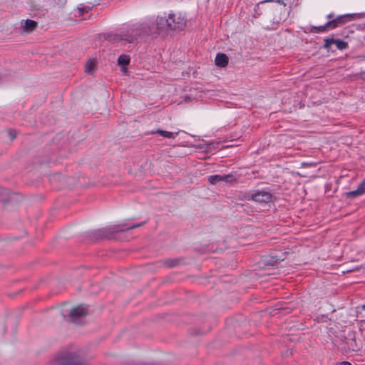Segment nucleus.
I'll use <instances>...</instances> for the list:
<instances>
[{"instance_id": "nucleus-1", "label": "nucleus", "mask_w": 365, "mask_h": 365, "mask_svg": "<svg viewBox=\"0 0 365 365\" xmlns=\"http://www.w3.org/2000/svg\"><path fill=\"white\" fill-rule=\"evenodd\" d=\"M143 224L144 222L138 224L120 223L118 225H110L93 231L91 232V237L96 240L104 238L110 239L113 237L115 233L138 227Z\"/></svg>"}, {"instance_id": "nucleus-2", "label": "nucleus", "mask_w": 365, "mask_h": 365, "mask_svg": "<svg viewBox=\"0 0 365 365\" xmlns=\"http://www.w3.org/2000/svg\"><path fill=\"white\" fill-rule=\"evenodd\" d=\"M166 21H164L163 16H150L147 17L143 22H141L144 35L145 36L152 35H158L161 32L166 31Z\"/></svg>"}, {"instance_id": "nucleus-3", "label": "nucleus", "mask_w": 365, "mask_h": 365, "mask_svg": "<svg viewBox=\"0 0 365 365\" xmlns=\"http://www.w3.org/2000/svg\"><path fill=\"white\" fill-rule=\"evenodd\" d=\"M123 30L125 42L133 43L138 41L141 36H145L141 22L133 24Z\"/></svg>"}, {"instance_id": "nucleus-4", "label": "nucleus", "mask_w": 365, "mask_h": 365, "mask_svg": "<svg viewBox=\"0 0 365 365\" xmlns=\"http://www.w3.org/2000/svg\"><path fill=\"white\" fill-rule=\"evenodd\" d=\"M56 362L58 365H88L76 352H68L57 356Z\"/></svg>"}, {"instance_id": "nucleus-5", "label": "nucleus", "mask_w": 365, "mask_h": 365, "mask_svg": "<svg viewBox=\"0 0 365 365\" xmlns=\"http://www.w3.org/2000/svg\"><path fill=\"white\" fill-rule=\"evenodd\" d=\"M164 17V21H166V31L168 30H182L186 25V20L181 16H177L174 13H170L168 18Z\"/></svg>"}, {"instance_id": "nucleus-6", "label": "nucleus", "mask_w": 365, "mask_h": 365, "mask_svg": "<svg viewBox=\"0 0 365 365\" xmlns=\"http://www.w3.org/2000/svg\"><path fill=\"white\" fill-rule=\"evenodd\" d=\"M359 16L357 14H347L339 15L331 20L328 21V24L330 26L331 30L341 26L345 24L355 20Z\"/></svg>"}, {"instance_id": "nucleus-7", "label": "nucleus", "mask_w": 365, "mask_h": 365, "mask_svg": "<svg viewBox=\"0 0 365 365\" xmlns=\"http://www.w3.org/2000/svg\"><path fill=\"white\" fill-rule=\"evenodd\" d=\"M88 314V309L83 306H78L72 309L69 314V318L71 322L78 324L81 322L82 317H84Z\"/></svg>"}, {"instance_id": "nucleus-8", "label": "nucleus", "mask_w": 365, "mask_h": 365, "mask_svg": "<svg viewBox=\"0 0 365 365\" xmlns=\"http://www.w3.org/2000/svg\"><path fill=\"white\" fill-rule=\"evenodd\" d=\"M248 199L260 203H268L272 201V195L265 190H257Z\"/></svg>"}, {"instance_id": "nucleus-9", "label": "nucleus", "mask_w": 365, "mask_h": 365, "mask_svg": "<svg viewBox=\"0 0 365 365\" xmlns=\"http://www.w3.org/2000/svg\"><path fill=\"white\" fill-rule=\"evenodd\" d=\"M208 181L212 185H215L216 183L219 182H225L227 183H232L237 181V178L235 176L232 174H227V175H210L208 177Z\"/></svg>"}, {"instance_id": "nucleus-10", "label": "nucleus", "mask_w": 365, "mask_h": 365, "mask_svg": "<svg viewBox=\"0 0 365 365\" xmlns=\"http://www.w3.org/2000/svg\"><path fill=\"white\" fill-rule=\"evenodd\" d=\"M365 194V178L359 184L356 190L345 192L346 198H355Z\"/></svg>"}, {"instance_id": "nucleus-11", "label": "nucleus", "mask_w": 365, "mask_h": 365, "mask_svg": "<svg viewBox=\"0 0 365 365\" xmlns=\"http://www.w3.org/2000/svg\"><path fill=\"white\" fill-rule=\"evenodd\" d=\"M106 38L112 43L125 42L123 30L122 29L116 33H108L106 34Z\"/></svg>"}, {"instance_id": "nucleus-12", "label": "nucleus", "mask_w": 365, "mask_h": 365, "mask_svg": "<svg viewBox=\"0 0 365 365\" xmlns=\"http://www.w3.org/2000/svg\"><path fill=\"white\" fill-rule=\"evenodd\" d=\"M215 65L218 67L224 68L227 66L229 62L228 56L222 53H219L216 55L215 59Z\"/></svg>"}, {"instance_id": "nucleus-13", "label": "nucleus", "mask_w": 365, "mask_h": 365, "mask_svg": "<svg viewBox=\"0 0 365 365\" xmlns=\"http://www.w3.org/2000/svg\"><path fill=\"white\" fill-rule=\"evenodd\" d=\"M150 134L155 135V134H159L161 136H163L164 138H169V139H174L176 135H178V132L174 133L172 132L157 129V130H153L149 132Z\"/></svg>"}, {"instance_id": "nucleus-14", "label": "nucleus", "mask_w": 365, "mask_h": 365, "mask_svg": "<svg viewBox=\"0 0 365 365\" xmlns=\"http://www.w3.org/2000/svg\"><path fill=\"white\" fill-rule=\"evenodd\" d=\"M37 26L38 23L36 21L26 19L23 28L26 32H31L37 28Z\"/></svg>"}, {"instance_id": "nucleus-15", "label": "nucleus", "mask_w": 365, "mask_h": 365, "mask_svg": "<svg viewBox=\"0 0 365 365\" xmlns=\"http://www.w3.org/2000/svg\"><path fill=\"white\" fill-rule=\"evenodd\" d=\"M331 29L330 26L328 24V21L323 26H312L311 28V32L315 34L324 33L329 31H331Z\"/></svg>"}, {"instance_id": "nucleus-16", "label": "nucleus", "mask_w": 365, "mask_h": 365, "mask_svg": "<svg viewBox=\"0 0 365 365\" xmlns=\"http://www.w3.org/2000/svg\"><path fill=\"white\" fill-rule=\"evenodd\" d=\"M130 58L128 55L122 54L118 58V63L125 67L130 63ZM123 70H126L125 68H123Z\"/></svg>"}, {"instance_id": "nucleus-17", "label": "nucleus", "mask_w": 365, "mask_h": 365, "mask_svg": "<svg viewBox=\"0 0 365 365\" xmlns=\"http://www.w3.org/2000/svg\"><path fill=\"white\" fill-rule=\"evenodd\" d=\"M334 44L336 48L339 50H345L349 47V44L346 41L341 40L339 38L334 39Z\"/></svg>"}, {"instance_id": "nucleus-18", "label": "nucleus", "mask_w": 365, "mask_h": 365, "mask_svg": "<svg viewBox=\"0 0 365 365\" xmlns=\"http://www.w3.org/2000/svg\"><path fill=\"white\" fill-rule=\"evenodd\" d=\"M96 63L93 60H90L86 65L85 71L86 73H90L95 67Z\"/></svg>"}, {"instance_id": "nucleus-19", "label": "nucleus", "mask_w": 365, "mask_h": 365, "mask_svg": "<svg viewBox=\"0 0 365 365\" xmlns=\"http://www.w3.org/2000/svg\"><path fill=\"white\" fill-rule=\"evenodd\" d=\"M332 44H334V38H326L324 40V47L325 48H330Z\"/></svg>"}, {"instance_id": "nucleus-20", "label": "nucleus", "mask_w": 365, "mask_h": 365, "mask_svg": "<svg viewBox=\"0 0 365 365\" xmlns=\"http://www.w3.org/2000/svg\"><path fill=\"white\" fill-rule=\"evenodd\" d=\"M165 264L169 267H175L178 264V260L174 259V260H171V261H167L165 262Z\"/></svg>"}, {"instance_id": "nucleus-21", "label": "nucleus", "mask_w": 365, "mask_h": 365, "mask_svg": "<svg viewBox=\"0 0 365 365\" xmlns=\"http://www.w3.org/2000/svg\"><path fill=\"white\" fill-rule=\"evenodd\" d=\"M277 2V3H279L280 4H282L284 6H286V3L284 1V0H264L263 1H262L261 3H264V2Z\"/></svg>"}, {"instance_id": "nucleus-22", "label": "nucleus", "mask_w": 365, "mask_h": 365, "mask_svg": "<svg viewBox=\"0 0 365 365\" xmlns=\"http://www.w3.org/2000/svg\"><path fill=\"white\" fill-rule=\"evenodd\" d=\"M90 9V7H81L78 8V12L80 14H83L84 12H88Z\"/></svg>"}, {"instance_id": "nucleus-23", "label": "nucleus", "mask_w": 365, "mask_h": 365, "mask_svg": "<svg viewBox=\"0 0 365 365\" xmlns=\"http://www.w3.org/2000/svg\"><path fill=\"white\" fill-rule=\"evenodd\" d=\"M8 134L11 138V140H14L16 137V133H14V131L12 130H8Z\"/></svg>"}, {"instance_id": "nucleus-24", "label": "nucleus", "mask_w": 365, "mask_h": 365, "mask_svg": "<svg viewBox=\"0 0 365 365\" xmlns=\"http://www.w3.org/2000/svg\"><path fill=\"white\" fill-rule=\"evenodd\" d=\"M358 75L361 79L365 81V71L360 72Z\"/></svg>"}, {"instance_id": "nucleus-25", "label": "nucleus", "mask_w": 365, "mask_h": 365, "mask_svg": "<svg viewBox=\"0 0 365 365\" xmlns=\"http://www.w3.org/2000/svg\"><path fill=\"white\" fill-rule=\"evenodd\" d=\"M327 18L329 19V21L335 19L334 14L333 13H330L327 16Z\"/></svg>"}, {"instance_id": "nucleus-26", "label": "nucleus", "mask_w": 365, "mask_h": 365, "mask_svg": "<svg viewBox=\"0 0 365 365\" xmlns=\"http://www.w3.org/2000/svg\"><path fill=\"white\" fill-rule=\"evenodd\" d=\"M339 365H351V364L349 361H342Z\"/></svg>"}, {"instance_id": "nucleus-27", "label": "nucleus", "mask_w": 365, "mask_h": 365, "mask_svg": "<svg viewBox=\"0 0 365 365\" xmlns=\"http://www.w3.org/2000/svg\"><path fill=\"white\" fill-rule=\"evenodd\" d=\"M359 58L362 61H365V53L359 56Z\"/></svg>"}]
</instances>
